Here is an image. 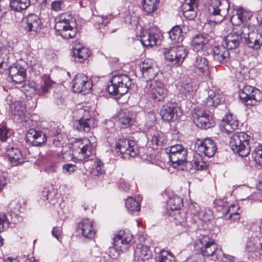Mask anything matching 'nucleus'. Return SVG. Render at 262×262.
<instances>
[{
    "label": "nucleus",
    "instance_id": "obj_1",
    "mask_svg": "<svg viewBox=\"0 0 262 262\" xmlns=\"http://www.w3.org/2000/svg\"><path fill=\"white\" fill-rule=\"evenodd\" d=\"M54 26L56 34L64 39L74 38L77 33L76 21L71 14H62L55 19Z\"/></svg>",
    "mask_w": 262,
    "mask_h": 262
},
{
    "label": "nucleus",
    "instance_id": "obj_2",
    "mask_svg": "<svg viewBox=\"0 0 262 262\" xmlns=\"http://www.w3.org/2000/svg\"><path fill=\"white\" fill-rule=\"evenodd\" d=\"M106 90L112 95L120 97L126 94L132 85L131 79L125 74L113 75Z\"/></svg>",
    "mask_w": 262,
    "mask_h": 262
},
{
    "label": "nucleus",
    "instance_id": "obj_3",
    "mask_svg": "<svg viewBox=\"0 0 262 262\" xmlns=\"http://www.w3.org/2000/svg\"><path fill=\"white\" fill-rule=\"evenodd\" d=\"M229 7L227 0H210L208 9L211 21L216 24L222 21L228 14Z\"/></svg>",
    "mask_w": 262,
    "mask_h": 262
},
{
    "label": "nucleus",
    "instance_id": "obj_4",
    "mask_svg": "<svg viewBox=\"0 0 262 262\" xmlns=\"http://www.w3.org/2000/svg\"><path fill=\"white\" fill-rule=\"evenodd\" d=\"M229 27L232 30L225 37V45L228 50L236 49L239 47L241 42L244 43V38L245 39V35L248 32V29L247 25L235 26L233 28L231 26ZM229 30L230 29L228 30Z\"/></svg>",
    "mask_w": 262,
    "mask_h": 262
},
{
    "label": "nucleus",
    "instance_id": "obj_5",
    "mask_svg": "<svg viewBox=\"0 0 262 262\" xmlns=\"http://www.w3.org/2000/svg\"><path fill=\"white\" fill-rule=\"evenodd\" d=\"M132 240V236L120 231L114 237V248H110V255L112 257L110 261L105 262H117L114 259L119 255L127 251L130 247V243Z\"/></svg>",
    "mask_w": 262,
    "mask_h": 262
},
{
    "label": "nucleus",
    "instance_id": "obj_6",
    "mask_svg": "<svg viewBox=\"0 0 262 262\" xmlns=\"http://www.w3.org/2000/svg\"><path fill=\"white\" fill-rule=\"evenodd\" d=\"M195 248L204 257L212 256L217 249V246L209 235L199 233L196 236Z\"/></svg>",
    "mask_w": 262,
    "mask_h": 262
},
{
    "label": "nucleus",
    "instance_id": "obj_7",
    "mask_svg": "<svg viewBox=\"0 0 262 262\" xmlns=\"http://www.w3.org/2000/svg\"><path fill=\"white\" fill-rule=\"evenodd\" d=\"M249 136L245 132H238L231 138L230 144L233 151L242 157L247 156L250 153L249 146Z\"/></svg>",
    "mask_w": 262,
    "mask_h": 262
},
{
    "label": "nucleus",
    "instance_id": "obj_8",
    "mask_svg": "<svg viewBox=\"0 0 262 262\" xmlns=\"http://www.w3.org/2000/svg\"><path fill=\"white\" fill-rule=\"evenodd\" d=\"M162 53L165 59L179 66L188 54L187 49L184 46H173L163 49Z\"/></svg>",
    "mask_w": 262,
    "mask_h": 262
},
{
    "label": "nucleus",
    "instance_id": "obj_9",
    "mask_svg": "<svg viewBox=\"0 0 262 262\" xmlns=\"http://www.w3.org/2000/svg\"><path fill=\"white\" fill-rule=\"evenodd\" d=\"M238 97L241 101L247 105H254L262 100V93L255 88L246 85L239 91Z\"/></svg>",
    "mask_w": 262,
    "mask_h": 262
},
{
    "label": "nucleus",
    "instance_id": "obj_10",
    "mask_svg": "<svg viewBox=\"0 0 262 262\" xmlns=\"http://www.w3.org/2000/svg\"><path fill=\"white\" fill-rule=\"evenodd\" d=\"M195 148L198 155H204L208 157H212L217 149L215 143L210 138L198 139L195 143Z\"/></svg>",
    "mask_w": 262,
    "mask_h": 262
},
{
    "label": "nucleus",
    "instance_id": "obj_11",
    "mask_svg": "<svg viewBox=\"0 0 262 262\" xmlns=\"http://www.w3.org/2000/svg\"><path fill=\"white\" fill-rule=\"evenodd\" d=\"M160 115L164 121H174L182 115V112L177 104L169 102L163 105Z\"/></svg>",
    "mask_w": 262,
    "mask_h": 262
},
{
    "label": "nucleus",
    "instance_id": "obj_12",
    "mask_svg": "<svg viewBox=\"0 0 262 262\" xmlns=\"http://www.w3.org/2000/svg\"><path fill=\"white\" fill-rule=\"evenodd\" d=\"M115 150L120 155H127L132 157H135L139 154V151L135 142L126 139L119 140L117 142Z\"/></svg>",
    "mask_w": 262,
    "mask_h": 262
},
{
    "label": "nucleus",
    "instance_id": "obj_13",
    "mask_svg": "<svg viewBox=\"0 0 262 262\" xmlns=\"http://www.w3.org/2000/svg\"><path fill=\"white\" fill-rule=\"evenodd\" d=\"M92 87V82L83 74H77L72 81V89L75 93L86 94Z\"/></svg>",
    "mask_w": 262,
    "mask_h": 262
},
{
    "label": "nucleus",
    "instance_id": "obj_14",
    "mask_svg": "<svg viewBox=\"0 0 262 262\" xmlns=\"http://www.w3.org/2000/svg\"><path fill=\"white\" fill-rule=\"evenodd\" d=\"M145 89L151 94L152 99L158 101H163L166 95L163 84L157 81H147Z\"/></svg>",
    "mask_w": 262,
    "mask_h": 262
},
{
    "label": "nucleus",
    "instance_id": "obj_15",
    "mask_svg": "<svg viewBox=\"0 0 262 262\" xmlns=\"http://www.w3.org/2000/svg\"><path fill=\"white\" fill-rule=\"evenodd\" d=\"M248 29V32L244 38V43L247 45L248 47L258 49L262 45V36L257 31L254 30L252 26L246 24Z\"/></svg>",
    "mask_w": 262,
    "mask_h": 262
},
{
    "label": "nucleus",
    "instance_id": "obj_16",
    "mask_svg": "<svg viewBox=\"0 0 262 262\" xmlns=\"http://www.w3.org/2000/svg\"><path fill=\"white\" fill-rule=\"evenodd\" d=\"M193 119L195 125L202 129H206L214 125L212 116L204 111H198L194 113Z\"/></svg>",
    "mask_w": 262,
    "mask_h": 262
},
{
    "label": "nucleus",
    "instance_id": "obj_17",
    "mask_svg": "<svg viewBox=\"0 0 262 262\" xmlns=\"http://www.w3.org/2000/svg\"><path fill=\"white\" fill-rule=\"evenodd\" d=\"M46 135L42 132L34 128L29 129L26 134V143L33 146H41L46 142Z\"/></svg>",
    "mask_w": 262,
    "mask_h": 262
},
{
    "label": "nucleus",
    "instance_id": "obj_18",
    "mask_svg": "<svg viewBox=\"0 0 262 262\" xmlns=\"http://www.w3.org/2000/svg\"><path fill=\"white\" fill-rule=\"evenodd\" d=\"M88 116L89 115L85 114L75 123L74 125L77 130L89 133L97 125L96 119L94 117Z\"/></svg>",
    "mask_w": 262,
    "mask_h": 262
},
{
    "label": "nucleus",
    "instance_id": "obj_19",
    "mask_svg": "<svg viewBox=\"0 0 262 262\" xmlns=\"http://www.w3.org/2000/svg\"><path fill=\"white\" fill-rule=\"evenodd\" d=\"M105 19L106 18H104L101 16H95L93 18L94 26L96 29L100 30V37H103L104 34L107 33H114L116 30L107 26L108 21H105Z\"/></svg>",
    "mask_w": 262,
    "mask_h": 262
},
{
    "label": "nucleus",
    "instance_id": "obj_20",
    "mask_svg": "<svg viewBox=\"0 0 262 262\" xmlns=\"http://www.w3.org/2000/svg\"><path fill=\"white\" fill-rule=\"evenodd\" d=\"M9 74L14 83H21L25 81L26 72L21 66L13 65L10 67Z\"/></svg>",
    "mask_w": 262,
    "mask_h": 262
},
{
    "label": "nucleus",
    "instance_id": "obj_21",
    "mask_svg": "<svg viewBox=\"0 0 262 262\" xmlns=\"http://www.w3.org/2000/svg\"><path fill=\"white\" fill-rule=\"evenodd\" d=\"M252 14L251 11H248L243 8H239L235 10V13L230 18V20L233 24L236 26L245 21L249 20Z\"/></svg>",
    "mask_w": 262,
    "mask_h": 262
},
{
    "label": "nucleus",
    "instance_id": "obj_22",
    "mask_svg": "<svg viewBox=\"0 0 262 262\" xmlns=\"http://www.w3.org/2000/svg\"><path fill=\"white\" fill-rule=\"evenodd\" d=\"M159 34L152 30H145L141 33L140 40L145 47H151L156 45L159 39Z\"/></svg>",
    "mask_w": 262,
    "mask_h": 262
},
{
    "label": "nucleus",
    "instance_id": "obj_23",
    "mask_svg": "<svg viewBox=\"0 0 262 262\" xmlns=\"http://www.w3.org/2000/svg\"><path fill=\"white\" fill-rule=\"evenodd\" d=\"M26 20V26L25 27V30L26 31L37 32L41 29V21L36 14H29Z\"/></svg>",
    "mask_w": 262,
    "mask_h": 262
},
{
    "label": "nucleus",
    "instance_id": "obj_24",
    "mask_svg": "<svg viewBox=\"0 0 262 262\" xmlns=\"http://www.w3.org/2000/svg\"><path fill=\"white\" fill-rule=\"evenodd\" d=\"M212 57L217 63L226 62L229 58L228 50L224 45L215 47L212 50Z\"/></svg>",
    "mask_w": 262,
    "mask_h": 262
},
{
    "label": "nucleus",
    "instance_id": "obj_25",
    "mask_svg": "<svg viewBox=\"0 0 262 262\" xmlns=\"http://www.w3.org/2000/svg\"><path fill=\"white\" fill-rule=\"evenodd\" d=\"M78 229L81 230L83 236L88 238H93L96 234V231L93 226V222L90 220L83 219L78 225Z\"/></svg>",
    "mask_w": 262,
    "mask_h": 262
},
{
    "label": "nucleus",
    "instance_id": "obj_26",
    "mask_svg": "<svg viewBox=\"0 0 262 262\" xmlns=\"http://www.w3.org/2000/svg\"><path fill=\"white\" fill-rule=\"evenodd\" d=\"M90 55L88 48L84 47H75L72 49V58L75 62L82 63Z\"/></svg>",
    "mask_w": 262,
    "mask_h": 262
},
{
    "label": "nucleus",
    "instance_id": "obj_27",
    "mask_svg": "<svg viewBox=\"0 0 262 262\" xmlns=\"http://www.w3.org/2000/svg\"><path fill=\"white\" fill-rule=\"evenodd\" d=\"M83 144L81 141L76 142L74 145V150H76V148L78 147L77 150L79 154L78 160H83L89 157L93 151V146L91 143L88 144Z\"/></svg>",
    "mask_w": 262,
    "mask_h": 262
},
{
    "label": "nucleus",
    "instance_id": "obj_28",
    "mask_svg": "<svg viewBox=\"0 0 262 262\" xmlns=\"http://www.w3.org/2000/svg\"><path fill=\"white\" fill-rule=\"evenodd\" d=\"M151 255V252L147 246L139 245L134 251V258L137 261L148 260Z\"/></svg>",
    "mask_w": 262,
    "mask_h": 262
},
{
    "label": "nucleus",
    "instance_id": "obj_29",
    "mask_svg": "<svg viewBox=\"0 0 262 262\" xmlns=\"http://www.w3.org/2000/svg\"><path fill=\"white\" fill-rule=\"evenodd\" d=\"M187 156V151L186 149L173 155L169 156L172 166L174 168L182 169L180 167L183 165L186 162Z\"/></svg>",
    "mask_w": 262,
    "mask_h": 262
},
{
    "label": "nucleus",
    "instance_id": "obj_30",
    "mask_svg": "<svg viewBox=\"0 0 262 262\" xmlns=\"http://www.w3.org/2000/svg\"><path fill=\"white\" fill-rule=\"evenodd\" d=\"M223 100L222 95L210 90L208 97L204 101V105L208 107H216Z\"/></svg>",
    "mask_w": 262,
    "mask_h": 262
},
{
    "label": "nucleus",
    "instance_id": "obj_31",
    "mask_svg": "<svg viewBox=\"0 0 262 262\" xmlns=\"http://www.w3.org/2000/svg\"><path fill=\"white\" fill-rule=\"evenodd\" d=\"M223 126L228 134L232 133L236 129L238 125L237 120L233 118L232 115L227 114L222 120Z\"/></svg>",
    "mask_w": 262,
    "mask_h": 262
},
{
    "label": "nucleus",
    "instance_id": "obj_32",
    "mask_svg": "<svg viewBox=\"0 0 262 262\" xmlns=\"http://www.w3.org/2000/svg\"><path fill=\"white\" fill-rule=\"evenodd\" d=\"M10 162L13 166H16L24 162L21 153L17 148L11 147L7 150V153Z\"/></svg>",
    "mask_w": 262,
    "mask_h": 262
},
{
    "label": "nucleus",
    "instance_id": "obj_33",
    "mask_svg": "<svg viewBox=\"0 0 262 262\" xmlns=\"http://www.w3.org/2000/svg\"><path fill=\"white\" fill-rule=\"evenodd\" d=\"M118 122L122 128H126L133 122L132 114L127 110L121 111L118 114Z\"/></svg>",
    "mask_w": 262,
    "mask_h": 262
},
{
    "label": "nucleus",
    "instance_id": "obj_34",
    "mask_svg": "<svg viewBox=\"0 0 262 262\" xmlns=\"http://www.w3.org/2000/svg\"><path fill=\"white\" fill-rule=\"evenodd\" d=\"M53 82L50 79L46 78L41 82L35 86V91L36 93L39 96H43L48 93L51 89Z\"/></svg>",
    "mask_w": 262,
    "mask_h": 262
},
{
    "label": "nucleus",
    "instance_id": "obj_35",
    "mask_svg": "<svg viewBox=\"0 0 262 262\" xmlns=\"http://www.w3.org/2000/svg\"><path fill=\"white\" fill-rule=\"evenodd\" d=\"M182 206V199L177 195L170 198L167 202V208L170 209L171 212L179 210Z\"/></svg>",
    "mask_w": 262,
    "mask_h": 262
},
{
    "label": "nucleus",
    "instance_id": "obj_36",
    "mask_svg": "<svg viewBox=\"0 0 262 262\" xmlns=\"http://www.w3.org/2000/svg\"><path fill=\"white\" fill-rule=\"evenodd\" d=\"M208 40L203 35H196L192 41V46L194 51L199 52L202 50L207 45Z\"/></svg>",
    "mask_w": 262,
    "mask_h": 262
},
{
    "label": "nucleus",
    "instance_id": "obj_37",
    "mask_svg": "<svg viewBox=\"0 0 262 262\" xmlns=\"http://www.w3.org/2000/svg\"><path fill=\"white\" fill-rule=\"evenodd\" d=\"M30 5V0H10V7L15 11L26 10Z\"/></svg>",
    "mask_w": 262,
    "mask_h": 262
},
{
    "label": "nucleus",
    "instance_id": "obj_38",
    "mask_svg": "<svg viewBox=\"0 0 262 262\" xmlns=\"http://www.w3.org/2000/svg\"><path fill=\"white\" fill-rule=\"evenodd\" d=\"M169 38L174 42H179L184 39L182 29L180 26L173 27L168 32Z\"/></svg>",
    "mask_w": 262,
    "mask_h": 262
},
{
    "label": "nucleus",
    "instance_id": "obj_39",
    "mask_svg": "<svg viewBox=\"0 0 262 262\" xmlns=\"http://www.w3.org/2000/svg\"><path fill=\"white\" fill-rule=\"evenodd\" d=\"M140 200V197H138L137 200L133 197H128L125 202L126 208L130 213L140 211V206L139 201Z\"/></svg>",
    "mask_w": 262,
    "mask_h": 262
},
{
    "label": "nucleus",
    "instance_id": "obj_40",
    "mask_svg": "<svg viewBox=\"0 0 262 262\" xmlns=\"http://www.w3.org/2000/svg\"><path fill=\"white\" fill-rule=\"evenodd\" d=\"M166 139L164 135L161 132L156 133L152 137L151 142L153 148H157L166 143Z\"/></svg>",
    "mask_w": 262,
    "mask_h": 262
},
{
    "label": "nucleus",
    "instance_id": "obj_41",
    "mask_svg": "<svg viewBox=\"0 0 262 262\" xmlns=\"http://www.w3.org/2000/svg\"><path fill=\"white\" fill-rule=\"evenodd\" d=\"M180 92L186 97L190 98L194 93V89L192 85L187 82H182L178 86Z\"/></svg>",
    "mask_w": 262,
    "mask_h": 262
},
{
    "label": "nucleus",
    "instance_id": "obj_42",
    "mask_svg": "<svg viewBox=\"0 0 262 262\" xmlns=\"http://www.w3.org/2000/svg\"><path fill=\"white\" fill-rule=\"evenodd\" d=\"M170 216H171L176 221V224L180 225L184 227L188 226L186 223V214L184 212H180L179 210L173 212H169Z\"/></svg>",
    "mask_w": 262,
    "mask_h": 262
},
{
    "label": "nucleus",
    "instance_id": "obj_43",
    "mask_svg": "<svg viewBox=\"0 0 262 262\" xmlns=\"http://www.w3.org/2000/svg\"><path fill=\"white\" fill-rule=\"evenodd\" d=\"M159 0H143V9L147 14L154 12L158 8Z\"/></svg>",
    "mask_w": 262,
    "mask_h": 262
},
{
    "label": "nucleus",
    "instance_id": "obj_44",
    "mask_svg": "<svg viewBox=\"0 0 262 262\" xmlns=\"http://www.w3.org/2000/svg\"><path fill=\"white\" fill-rule=\"evenodd\" d=\"M235 208L237 209V207L234 205H232L230 207L224 209V215L226 219L233 221L239 220V214L236 211L234 210Z\"/></svg>",
    "mask_w": 262,
    "mask_h": 262
},
{
    "label": "nucleus",
    "instance_id": "obj_45",
    "mask_svg": "<svg viewBox=\"0 0 262 262\" xmlns=\"http://www.w3.org/2000/svg\"><path fill=\"white\" fill-rule=\"evenodd\" d=\"M208 62L205 56L198 55L195 57L194 66L202 72H204L208 68Z\"/></svg>",
    "mask_w": 262,
    "mask_h": 262
},
{
    "label": "nucleus",
    "instance_id": "obj_46",
    "mask_svg": "<svg viewBox=\"0 0 262 262\" xmlns=\"http://www.w3.org/2000/svg\"><path fill=\"white\" fill-rule=\"evenodd\" d=\"M159 70L157 66H154V68H149L147 71L141 72L142 77L146 79V83L147 81H152V80L156 77L158 73Z\"/></svg>",
    "mask_w": 262,
    "mask_h": 262
},
{
    "label": "nucleus",
    "instance_id": "obj_47",
    "mask_svg": "<svg viewBox=\"0 0 262 262\" xmlns=\"http://www.w3.org/2000/svg\"><path fill=\"white\" fill-rule=\"evenodd\" d=\"M158 262H174V257L171 252L163 250L159 253Z\"/></svg>",
    "mask_w": 262,
    "mask_h": 262
},
{
    "label": "nucleus",
    "instance_id": "obj_48",
    "mask_svg": "<svg viewBox=\"0 0 262 262\" xmlns=\"http://www.w3.org/2000/svg\"><path fill=\"white\" fill-rule=\"evenodd\" d=\"M193 214L198 215L199 218L204 221H208L212 218V212L210 210H206L205 209H202L200 211L196 210L193 212Z\"/></svg>",
    "mask_w": 262,
    "mask_h": 262
},
{
    "label": "nucleus",
    "instance_id": "obj_49",
    "mask_svg": "<svg viewBox=\"0 0 262 262\" xmlns=\"http://www.w3.org/2000/svg\"><path fill=\"white\" fill-rule=\"evenodd\" d=\"M195 158V159L192 162V166L194 169L196 170H203L206 169L207 164L204 161L202 158V155Z\"/></svg>",
    "mask_w": 262,
    "mask_h": 262
},
{
    "label": "nucleus",
    "instance_id": "obj_50",
    "mask_svg": "<svg viewBox=\"0 0 262 262\" xmlns=\"http://www.w3.org/2000/svg\"><path fill=\"white\" fill-rule=\"evenodd\" d=\"M198 0H186L185 2L182 5L181 9L183 13L191 9H198Z\"/></svg>",
    "mask_w": 262,
    "mask_h": 262
},
{
    "label": "nucleus",
    "instance_id": "obj_51",
    "mask_svg": "<svg viewBox=\"0 0 262 262\" xmlns=\"http://www.w3.org/2000/svg\"><path fill=\"white\" fill-rule=\"evenodd\" d=\"M10 222L6 215L4 213H0V232L8 228Z\"/></svg>",
    "mask_w": 262,
    "mask_h": 262
},
{
    "label": "nucleus",
    "instance_id": "obj_52",
    "mask_svg": "<svg viewBox=\"0 0 262 262\" xmlns=\"http://www.w3.org/2000/svg\"><path fill=\"white\" fill-rule=\"evenodd\" d=\"M11 108L14 116H23L24 115V107L21 106L18 103L13 104Z\"/></svg>",
    "mask_w": 262,
    "mask_h": 262
},
{
    "label": "nucleus",
    "instance_id": "obj_53",
    "mask_svg": "<svg viewBox=\"0 0 262 262\" xmlns=\"http://www.w3.org/2000/svg\"><path fill=\"white\" fill-rule=\"evenodd\" d=\"M154 66L157 65L154 63L151 60L149 59H145L140 65V71L141 72L147 71L149 69V68H154Z\"/></svg>",
    "mask_w": 262,
    "mask_h": 262
},
{
    "label": "nucleus",
    "instance_id": "obj_54",
    "mask_svg": "<svg viewBox=\"0 0 262 262\" xmlns=\"http://www.w3.org/2000/svg\"><path fill=\"white\" fill-rule=\"evenodd\" d=\"M185 149V148L183 147L181 145L176 144L166 148V152L169 153V156H171L179 152V151H181L182 150Z\"/></svg>",
    "mask_w": 262,
    "mask_h": 262
},
{
    "label": "nucleus",
    "instance_id": "obj_55",
    "mask_svg": "<svg viewBox=\"0 0 262 262\" xmlns=\"http://www.w3.org/2000/svg\"><path fill=\"white\" fill-rule=\"evenodd\" d=\"M63 172L66 174H71L76 171L77 166L72 164H65L62 166Z\"/></svg>",
    "mask_w": 262,
    "mask_h": 262
},
{
    "label": "nucleus",
    "instance_id": "obj_56",
    "mask_svg": "<svg viewBox=\"0 0 262 262\" xmlns=\"http://www.w3.org/2000/svg\"><path fill=\"white\" fill-rule=\"evenodd\" d=\"M204 256L200 253H195L188 257L185 262H204Z\"/></svg>",
    "mask_w": 262,
    "mask_h": 262
},
{
    "label": "nucleus",
    "instance_id": "obj_57",
    "mask_svg": "<svg viewBox=\"0 0 262 262\" xmlns=\"http://www.w3.org/2000/svg\"><path fill=\"white\" fill-rule=\"evenodd\" d=\"M255 161L259 165H262V145L255 148Z\"/></svg>",
    "mask_w": 262,
    "mask_h": 262
},
{
    "label": "nucleus",
    "instance_id": "obj_58",
    "mask_svg": "<svg viewBox=\"0 0 262 262\" xmlns=\"http://www.w3.org/2000/svg\"><path fill=\"white\" fill-rule=\"evenodd\" d=\"M9 130L4 125H0V140L5 141L8 137Z\"/></svg>",
    "mask_w": 262,
    "mask_h": 262
},
{
    "label": "nucleus",
    "instance_id": "obj_59",
    "mask_svg": "<svg viewBox=\"0 0 262 262\" xmlns=\"http://www.w3.org/2000/svg\"><path fill=\"white\" fill-rule=\"evenodd\" d=\"M197 9H191V10L187 11L183 13V15L185 17L189 19H193L196 16Z\"/></svg>",
    "mask_w": 262,
    "mask_h": 262
},
{
    "label": "nucleus",
    "instance_id": "obj_60",
    "mask_svg": "<svg viewBox=\"0 0 262 262\" xmlns=\"http://www.w3.org/2000/svg\"><path fill=\"white\" fill-rule=\"evenodd\" d=\"M63 6L62 1H56L53 2L51 4L52 9L56 11L60 10Z\"/></svg>",
    "mask_w": 262,
    "mask_h": 262
},
{
    "label": "nucleus",
    "instance_id": "obj_61",
    "mask_svg": "<svg viewBox=\"0 0 262 262\" xmlns=\"http://www.w3.org/2000/svg\"><path fill=\"white\" fill-rule=\"evenodd\" d=\"M52 234L53 236L59 241L61 235V228L60 227H54L52 230Z\"/></svg>",
    "mask_w": 262,
    "mask_h": 262
},
{
    "label": "nucleus",
    "instance_id": "obj_62",
    "mask_svg": "<svg viewBox=\"0 0 262 262\" xmlns=\"http://www.w3.org/2000/svg\"><path fill=\"white\" fill-rule=\"evenodd\" d=\"M56 168V165L55 163H52L50 165L47 166L45 169V170L47 173H52L55 171Z\"/></svg>",
    "mask_w": 262,
    "mask_h": 262
},
{
    "label": "nucleus",
    "instance_id": "obj_63",
    "mask_svg": "<svg viewBox=\"0 0 262 262\" xmlns=\"http://www.w3.org/2000/svg\"><path fill=\"white\" fill-rule=\"evenodd\" d=\"M233 257L228 255H226L223 254L222 255V257H217V258L219 260L222 261L223 262H231L232 260Z\"/></svg>",
    "mask_w": 262,
    "mask_h": 262
},
{
    "label": "nucleus",
    "instance_id": "obj_64",
    "mask_svg": "<svg viewBox=\"0 0 262 262\" xmlns=\"http://www.w3.org/2000/svg\"><path fill=\"white\" fill-rule=\"evenodd\" d=\"M119 187L124 191H128L130 188V185L124 181H121Z\"/></svg>",
    "mask_w": 262,
    "mask_h": 262
}]
</instances>
